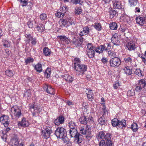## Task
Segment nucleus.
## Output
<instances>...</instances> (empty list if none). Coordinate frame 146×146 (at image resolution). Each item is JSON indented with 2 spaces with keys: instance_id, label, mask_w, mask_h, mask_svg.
Wrapping results in <instances>:
<instances>
[{
  "instance_id": "obj_21",
  "label": "nucleus",
  "mask_w": 146,
  "mask_h": 146,
  "mask_svg": "<svg viewBox=\"0 0 146 146\" xmlns=\"http://www.w3.org/2000/svg\"><path fill=\"white\" fill-rule=\"evenodd\" d=\"M132 56L130 55H127L124 59L125 62L127 63L131 64L132 62Z\"/></svg>"
},
{
  "instance_id": "obj_9",
  "label": "nucleus",
  "mask_w": 146,
  "mask_h": 146,
  "mask_svg": "<svg viewBox=\"0 0 146 146\" xmlns=\"http://www.w3.org/2000/svg\"><path fill=\"white\" fill-rule=\"evenodd\" d=\"M113 8L118 9H122L124 7L119 0H113L112 1Z\"/></svg>"
},
{
  "instance_id": "obj_18",
  "label": "nucleus",
  "mask_w": 146,
  "mask_h": 146,
  "mask_svg": "<svg viewBox=\"0 0 146 146\" xmlns=\"http://www.w3.org/2000/svg\"><path fill=\"white\" fill-rule=\"evenodd\" d=\"M62 77L69 83H72L74 80V78L68 74L63 75Z\"/></svg>"
},
{
  "instance_id": "obj_64",
  "label": "nucleus",
  "mask_w": 146,
  "mask_h": 146,
  "mask_svg": "<svg viewBox=\"0 0 146 146\" xmlns=\"http://www.w3.org/2000/svg\"><path fill=\"white\" fill-rule=\"evenodd\" d=\"M100 48H99V46L97 47L96 48H95V49H94V50H95L96 52L99 53V54L101 53L100 52Z\"/></svg>"
},
{
  "instance_id": "obj_38",
  "label": "nucleus",
  "mask_w": 146,
  "mask_h": 146,
  "mask_svg": "<svg viewBox=\"0 0 146 146\" xmlns=\"http://www.w3.org/2000/svg\"><path fill=\"white\" fill-rule=\"evenodd\" d=\"M83 36L87 35L89 33V28L88 27H85L83 28Z\"/></svg>"
},
{
  "instance_id": "obj_59",
  "label": "nucleus",
  "mask_w": 146,
  "mask_h": 146,
  "mask_svg": "<svg viewBox=\"0 0 146 146\" xmlns=\"http://www.w3.org/2000/svg\"><path fill=\"white\" fill-rule=\"evenodd\" d=\"M126 29L125 27L124 26H121L119 29V30L121 32H124L126 30Z\"/></svg>"
},
{
  "instance_id": "obj_46",
  "label": "nucleus",
  "mask_w": 146,
  "mask_h": 146,
  "mask_svg": "<svg viewBox=\"0 0 146 146\" xmlns=\"http://www.w3.org/2000/svg\"><path fill=\"white\" fill-rule=\"evenodd\" d=\"M31 92L30 90H28L26 91L24 94V96L29 97H30L31 95Z\"/></svg>"
},
{
  "instance_id": "obj_39",
  "label": "nucleus",
  "mask_w": 146,
  "mask_h": 146,
  "mask_svg": "<svg viewBox=\"0 0 146 146\" xmlns=\"http://www.w3.org/2000/svg\"><path fill=\"white\" fill-rule=\"evenodd\" d=\"M12 141L13 145L15 146H17L19 143V142L18 141V138L16 136L13 138Z\"/></svg>"
},
{
  "instance_id": "obj_58",
  "label": "nucleus",
  "mask_w": 146,
  "mask_h": 146,
  "mask_svg": "<svg viewBox=\"0 0 146 146\" xmlns=\"http://www.w3.org/2000/svg\"><path fill=\"white\" fill-rule=\"evenodd\" d=\"M101 61L104 64H105L108 62V59L106 58L103 57L101 59Z\"/></svg>"
},
{
  "instance_id": "obj_2",
  "label": "nucleus",
  "mask_w": 146,
  "mask_h": 146,
  "mask_svg": "<svg viewBox=\"0 0 146 146\" xmlns=\"http://www.w3.org/2000/svg\"><path fill=\"white\" fill-rule=\"evenodd\" d=\"M55 134L57 138L62 139L64 143H68L69 139L67 137L66 130L62 127H58L55 130Z\"/></svg>"
},
{
  "instance_id": "obj_53",
  "label": "nucleus",
  "mask_w": 146,
  "mask_h": 146,
  "mask_svg": "<svg viewBox=\"0 0 146 146\" xmlns=\"http://www.w3.org/2000/svg\"><path fill=\"white\" fill-rule=\"evenodd\" d=\"M76 11H75V13H76L77 14H80L82 12V10L81 7H77L76 9Z\"/></svg>"
},
{
  "instance_id": "obj_5",
  "label": "nucleus",
  "mask_w": 146,
  "mask_h": 146,
  "mask_svg": "<svg viewBox=\"0 0 146 146\" xmlns=\"http://www.w3.org/2000/svg\"><path fill=\"white\" fill-rule=\"evenodd\" d=\"M11 117L13 119L15 117V118L17 119L19 118L22 115L21 110L16 106L12 107L11 108Z\"/></svg>"
},
{
  "instance_id": "obj_35",
  "label": "nucleus",
  "mask_w": 146,
  "mask_h": 146,
  "mask_svg": "<svg viewBox=\"0 0 146 146\" xmlns=\"http://www.w3.org/2000/svg\"><path fill=\"white\" fill-rule=\"evenodd\" d=\"M135 74L138 75L139 76H143L144 74L142 72L140 69H136L135 71Z\"/></svg>"
},
{
  "instance_id": "obj_60",
  "label": "nucleus",
  "mask_w": 146,
  "mask_h": 146,
  "mask_svg": "<svg viewBox=\"0 0 146 146\" xmlns=\"http://www.w3.org/2000/svg\"><path fill=\"white\" fill-rule=\"evenodd\" d=\"M21 3H22L23 4L22 5V6H26L27 4V1L25 0H20Z\"/></svg>"
},
{
  "instance_id": "obj_42",
  "label": "nucleus",
  "mask_w": 146,
  "mask_h": 146,
  "mask_svg": "<svg viewBox=\"0 0 146 146\" xmlns=\"http://www.w3.org/2000/svg\"><path fill=\"white\" fill-rule=\"evenodd\" d=\"M5 74L8 76L11 77L13 75V74L11 71L7 70L5 71Z\"/></svg>"
},
{
  "instance_id": "obj_33",
  "label": "nucleus",
  "mask_w": 146,
  "mask_h": 146,
  "mask_svg": "<svg viewBox=\"0 0 146 146\" xmlns=\"http://www.w3.org/2000/svg\"><path fill=\"white\" fill-rule=\"evenodd\" d=\"M85 48L87 50H89L92 49H95V47L93 46L92 44L91 43H88L85 46Z\"/></svg>"
},
{
  "instance_id": "obj_34",
  "label": "nucleus",
  "mask_w": 146,
  "mask_h": 146,
  "mask_svg": "<svg viewBox=\"0 0 146 146\" xmlns=\"http://www.w3.org/2000/svg\"><path fill=\"white\" fill-rule=\"evenodd\" d=\"M51 51L48 47H45L43 49L44 54L46 56H49L50 54Z\"/></svg>"
},
{
  "instance_id": "obj_57",
  "label": "nucleus",
  "mask_w": 146,
  "mask_h": 146,
  "mask_svg": "<svg viewBox=\"0 0 146 146\" xmlns=\"http://www.w3.org/2000/svg\"><path fill=\"white\" fill-rule=\"evenodd\" d=\"M143 88H142L138 84V85L135 88V90L137 92H140Z\"/></svg>"
},
{
  "instance_id": "obj_15",
  "label": "nucleus",
  "mask_w": 146,
  "mask_h": 146,
  "mask_svg": "<svg viewBox=\"0 0 146 146\" xmlns=\"http://www.w3.org/2000/svg\"><path fill=\"white\" fill-rule=\"evenodd\" d=\"M64 118L62 115H60L54 121L55 124L57 125L63 123L64 122Z\"/></svg>"
},
{
  "instance_id": "obj_32",
  "label": "nucleus",
  "mask_w": 146,
  "mask_h": 146,
  "mask_svg": "<svg viewBox=\"0 0 146 146\" xmlns=\"http://www.w3.org/2000/svg\"><path fill=\"white\" fill-rule=\"evenodd\" d=\"M110 28L111 30H116L117 29V25L115 22H112L109 24Z\"/></svg>"
},
{
  "instance_id": "obj_20",
  "label": "nucleus",
  "mask_w": 146,
  "mask_h": 146,
  "mask_svg": "<svg viewBox=\"0 0 146 146\" xmlns=\"http://www.w3.org/2000/svg\"><path fill=\"white\" fill-rule=\"evenodd\" d=\"M59 23L61 27H67L68 26H69L68 24L67 20L65 19H60L59 21Z\"/></svg>"
},
{
  "instance_id": "obj_13",
  "label": "nucleus",
  "mask_w": 146,
  "mask_h": 146,
  "mask_svg": "<svg viewBox=\"0 0 146 146\" xmlns=\"http://www.w3.org/2000/svg\"><path fill=\"white\" fill-rule=\"evenodd\" d=\"M52 132V130L51 128H46L42 131V135L44 136V138L46 139L48 138L50 136L51 133Z\"/></svg>"
},
{
  "instance_id": "obj_16",
  "label": "nucleus",
  "mask_w": 146,
  "mask_h": 146,
  "mask_svg": "<svg viewBox=\"0 0 146 146\" xmlns=\"http://www.w3.org/2000/svg\"><path fill=\"white\" fill-rule=\"evenodd\" d=\"M88 100L92 102L94 99L92 91L89 89H87L86 91Z\"/></svg>"
},
{
  "instance_id": "obj_49",
  "label": "nucleus",
  "mask_w": 146,
  "mask_h": 146,
  "mask_svg": "<svg viewBox=\"0 0 146 146\" xmlns=\"http://www.w3.org/2000/svg\"><path fill=\"white\" fill-rule=\"evenodd\" d=\"M137 2V0H129V2L131 6H134L136 5Z\"/></svg>"
},
{
  "instance_id": "obj_48",
  "label": "nucleus",
  "mask_w": 146,
  "mask_h": 146,
  "mask_svg": "<svg viewBox=\"0 0 146 146\" xmlns=\"http://www.w3.org/2000/svg\"><path fill=\"white\" fill-rule=\"evenodd\" d=\"M47 15L45 13H42L40 16V19L42 20H44L46 19Z\"/></svg>"
},
{
  "instance_id": "obj_1",
  "label": "nucleus",
  "mask_w": 146,
  "mask_h": 146,
  "mask_svg": "<svg viewBox=\"0 0 146 146\" xmlns=\"http://www.w3.org/2000/svg\"><path fill=\"white\" fill-rule=\"evenodd\" d=\"M97 137L99 141L101 139L105 141L106 146H112L113 143L111 140V137L110 133L101 131L97 134Z\"/></svg>"
},
{
  "instance_id": "obj_23",
  "label": "nucleus",
  "mask_w": 146,
  "mask_h": 146,
  "mask_svg": "<svg viewBox=\"0 0 146 146\" xmlns=\"http://www.w3.org/2000/svg\"><path fill=\"white\" fill-rule=\"evenodd\" d=\"M138 84L143 88H144L146 87V81L144 79L140 80L138 81Z\"/></svg>"
},
{
  "instance_id": "obj_6",
  "label": "nucleus",
  "mask_w": 146,
  "mask_h": 146,
  "mask_svg": "<svg viewBox=\"0 0 146 146\" xmlns=\"http://www.w3.org/2000/svg\"><path fill=\"white\" fill-rule=\"evenodd\" d=\"M121 60L117 57L111 58L110 60L109 64L111 67H118L121 64Z\"/></svg>"
},
{
  "instance_id": "obj_3",
  "label": "nucleus",
  "mask_w": 146,
  "mask_h": 146,
  "mask_svg": "<svg viewBox=\"0 0 146 146\" xmlns=\"http://www.w3.org/2000/svg\"><path fill=\"white\" fill-rule=\"evenodd\" d=\"M69 133L71 137L75 138L74 141L80 145L82 142V136L78 132L76 129H70Z\"/></svg>"
},
{
  "instance_id": "obj_7",
  "label": "nucleus",
  "mask_w": 146,
  "mask_h": 146,
  "mask_svg": "<svg viewBox=\"0 0 146 146\" xmlns=\"http://www.w3.org/2000/svg\"><path fill=\"white\" fill-rule=\"evenodd\" d=\"M84 120L85 121H84L83 124L84 125V126H83V135H88L90 133L89 129L90 127L86 125L87 121L86 117H84Z\"/></svg>"
},
{
  "instance_id": "obj_54",
  "label": "nucleus",
  "mask_w": 146,
  "mask_h": 146,
  "mask_svg": "<svg viewBox=\"0 0 146 146\" xmlns=\"http://www.w3.org/2000/svg\"><path fill=\"white\" fill-rule=\"evenodd\" d=\"M100 141L99 143V146H106V141L102 139L100 140Z\"/></svg>"
},
{
  "instance_id": "obj_62",
  "label": "nucleus",
  "mask_w": 146,
  "mask_h": 146,
  "mask_svg": "<svg viewBox=\"0 0 146 146\" xmlns=\"http://www.w3.org/2000/svg\"><path fill=\"white\" fill-rule=\"evenodd\" d=\"M120 84L118 82H117L113 84V87L115 89L117 88L119 86Z\"/></svg>"
},
{
  "instance_id": "obj_10",
  "label": "nucleus",
  "mask_w": 146,
  "mask_h": 146,
  "mask_svg": "<svg viewBox=\"0 0 146 146\" xmlns=\"http://www.w3.org/2000/svg\"><path fill=\"white\" fill-rule=\"evenodd\" d=\"M126 47L129 51L135 50L136 48L135 42L131 40L126 44Z\"/></svg>"
},
{
  "instance_id": "obj_25",
  "label": "nucleus",
  "mask_w": 146,
  "mask_h": 146,
  "mask_svg": "<svg viewBox=\"0 0 146 146\" xmlns=\"http://www.w3.org/2000/svg\"><path fill=\"white\" fill-rule=\"evenodd\" d=\"M118 123V126L120 128H123L126 127V121L124 119H123L121 121L119 120Z\"/></svg>"
},
{
  "instance_id": "obj_30",
  "label": "nucleus",
  "mask_w": 146,
  "mask_h": 146,
  "mask_svg": "<svg viewBox=\"0 0 146 146\" xmlns=\"http://www.w3.org/2000/svg\"><path fill=\"white\" fill-rule=\"evenodd\" d=\"M94 27L98 31H101L102 29V27L101 24L98 23H95Z\"/></svg>"
},
{
  "instance_id": "obj_47",
  "label": "nucleus",
  "mask_w": 146,
  "mask_h": 146,
  "mask_svg": "<svg viewBox=\"0 0 146 146\" xmlns=\"http://www.w3.org/2000/svg\"><path fill=\"white\" fill-rule=\"evenodd\" d=\"M25 62L27 64L32 62L33 61V58L30 57H28L27 59H25Z\"/></svg>"
},
{
  "instance_id": "obj_11",
  "label": "nucleus",
  "mask_w": 146,
  "mask_h": 146,
  "mask_svg": "<svg viewBox=\"0 0 146 146\" xmlns=\"http://www.w3.org/2000/svg\"><path fill=\"white\" fill-rule=\"evenodd\" d=\"M146 18L143 16H138L136 18L137 23L140 25L143 26L146 23Z\"/></svg>"
},
{
  "instance_id": "obj_36",
  "label": "nucleus",
  "mask_w": 146,
  "mask_h": 146,
  "mask_svg": "<svg viewBox=\"0 0 146 146\" xmlns=\"http://www.w3.org/2000/svg\"><path fill=\"white\" fill-rule=\"evenodd\" d=\"M119 120L117 118H115L111 120L112 125L113 127L118 126Z\"/></svg>"
},
{
  "instance_id": "obj_14",
  "label": "nucleus",
  "mask_w": 146,
  "mask_h": 146,
  "mask_svg": "<svg viewBox=\"0 0 146 146\" xmlns=\"http://www.w3.org/2000/svg\"><path fill=\"white\" fill-rule=\"evenodd\" d=\"M18 125L19 126L25 127L29 126V123L28 121L26 120V119L23 117L21 121L19 122Z\"/></svg>"
},
{
  "instance_id": "obj_43",
  "label": "nucleus",
  "mask_w": 146,
  "mask_h": 146,
  "mask_svg": "<svg viewBox=\"0 0 146 146\" xmlns=\"http://www.w3.org/2000/svg\"><path fill=\"white\" fill-rule=\"evenodd\" d=\"M64 15L61 11L58 12L55 14V16L58 18H62L64 17Z\"/></svg>"
},
{
  "instance_id": "obj_37",
  "label": "nucleus",
  "mask_w": 146,
  "mask_h": 146,
  "mask_svg": "<svg viewBox=\"0 0 146 146\" xmlns=\"http://www.w3.org/2000/svg\"><path fill=\"white\" fill-rule=\"evenodd\" d=\"M68 126L70 128V129H76L75 123L73 121H71L68 124Z\"/></svg>"
},
{
  "instance_id": "obj_55",
  "label": "nucleus",
  "mask_w": 146,
  "mask_h": 146,
  "mask_svg": "<svg viewBox=\"0 0 146 146\" xmlns=\"http://www.w3.org/2000/svg\"><path fill=\"white\" fill-rule=\"evenodd\" d=\"M44 27L43 26H37L36 27L37 30L40 32H42L44 30Z\"/></svg>"
},
{
  "instance_id": "obj_44",
  "label": "nucleus",
  "mask_w": 146,
  "mask_h": 146,
  "mask_svg": "<svg viewBox=\"0 0 146 146\" xmlns=\"http://www.w3.org/2000/svg\"><path fill=\"white\" fill-rule=\"evenodd\" d=\"M68 10V8L66 6H63L62 7H60V11L63 13L64 15L66 12Z\"/></svg>"
},
{
  "instance_id": "obj_45",
  "label": "nucleus",
  "mask_w": 146,
  "mask_h": 146,
  "mask_svg": "<svg viewBox=\"0 0 146 146\" xmlns=\"http://www.w3.org/2000/svg\"><path fill=\"white\" fill-rule=\"evenodd\" d=\"M25 36L27 39V41L28 42V43L33 38L30 34H26L25 35Z\"/></svg>"
},
{
  "instance_id": "obj_56",
  "label": "nucleus",
  "mask_w": 146,
  "mask_h": 146,
  "mask_svg": "<svg viewBox=\"0 0 146 146\" xmlns=\"http://www.w3.org/2000/svg\"><path fill=\"white\" fill-rule=\"evenodd\" d=\"M68 23H69L71 25H74V21L70 17L68 18Z\"/></svg>"
},
{
  "instance_id": "obj_29",
  "label": "nucleus",
  "mask_w": 146,
  "mask_h": 146,
  "mask_svg": "<svg viewBox=\"0 0 146 146\" xmlns=\"http://www.w3.org/2000/svg\"><path fill=\"white\" fill-rule=\"evenodd\" d=\"M44 76L47 78L49 77L51 73V69L49 68H47L44 72Z\"/></svg>"
},
{
  "instance_id": "obj_17",
  "label": "nucleus",
  "mask_w": 146,
  "mask_h": 146,
  "mask_svg": "<svg viewBox=\"0 0 146 146\" xmlns=\"http://www.w3.org/2000/svg\"><path fill=\"white\" fill-rule=\"evenodd\" d=\"M58 37L61 42V43L65 42L67 44H68L70 42V39L64 35L60 36Z\"/></svg>"
},
{
  "instance_id": "obj_31",
  "label": "nucleus",
  "mask_w": 146,
  "mask_h": 146,
  "mask_svg": "<svg viewBox=\"0 0 146 146\" xmlns=\"http://www.w3.org/2000/svg\"><path fill=\"white\" fill-rule=\"evenodd\" d=\"M108 56L111 58L116 57V53L113 50H110L108 51Z\"/></svg>"
},
{
  "instance_id": "obj_27",
  "label": "nucleus",
  "mask_w": 146,
  "mask_h": 146,
  "mask_svg": "<svg viewBox=\"0 0 146 146\" xmlns=\"http://www.w3.org/2000/svg\"><path fill=\"white\" fill-rule=\"evenodd\" d=\"M35 69L36 70L37 72L40 73L42 71V65L40 64H37L34 67Z\"/></svg>"
},
{
  "instance_id": "obj_52",
  "label": "nucleus",
  "mask_w": 146,
  "mask_h": 146,
  "mask_svg": "<svg viewBox=\"0 0 146 146\" xmlns=\"http://www.w3.org/2000/svg\"><path fill=\"white\" fill-rule=\"evenodd\" d=\"M127 93L128 95H129V96H133L135 95L134 91V90L128 91Z\"/></svg>"
},
{
  "instance_id": "obj_12",
  "label": "nucleus",
  "mask_w": 146,
  "mask_h": 146,
  "mask_svg": "<svg viewBox=\"0 0 146 146\" xmlns=\"http://www.w3.org/2000/svg\"><path fill=\"white\" fill-rule=\"evenodd\" d=\"M111 42L113 43L114 45H118L120 43V40L117 34H115L113 35L111 38Z\"/></svg>"
},
{
  "instance_id": "obj_51",
  "label": "nucleus",
  "mask_w": 146,
  "mask_h": 146,
  "mask_svg": "<svg viewBox=\"0 0 146 146\" xmlns=\"http://www.w3.org/2000/svg\"><path fill=\"white\" fill-rule=\"evenodd\" d=\"M3 46L5 47H8L10 46V42L7 40H5L4 42Z\"/></svg>"
},
{
  "instance_id": "obj_28",
  "label": "nucleus",
  "mask_w": 146,
  "mask_h": 146,
  "mask_svg": "<svg viewBox=\"0 0 146 146\" xmlns=\"http://www.w3.org/2000/svg\"><path fill=\"white\" fill-rule=\"evenodd\" d=\"M81 39L80 38L75 40L74 39L73 40V43L76 46H81L82 44V42L81 41Z\"/></svg>"
},
{
  "instance_id": "obj_19",
  "label": "nucleus",
  "mask_w": 146,
  "mask_h": 146,
  "mask_svg": "<svg viewBox=\"0 0 146 146\" xmlns=\"http://www.w3.org/2000/svg\"><path fill=\"white\" fill-rule=\"evenodd\" d=\"M104 114H103L102 116L99 118L98 117V123L101 125H105L106 124V119L104 116Z\"/></svg>"
},
{
  "instance_id": "obj_8",
  "label": "nucleus",
  "mask_w": 146,
  "mask_h": 146,
  "mask_svg": "<svg viewBox=\"0 0 146 146\" xmlns=\"http://www.w3.org/2000/svg\"><path fill=\"white\" fill-rule=\"evenodd\" d=\"M0 122L3 123L5 127H7L9 123V117L7 115H3L0 117Z\"/></svg>"
},
{
  "instance_id": "obj_63",
  "label": "nucleus",
  "mask_w": 146,
  "mask_h": 146,
  "mask_svg": "<svg viewBox=\"0 0 146 146\" xmlns=\"http://www.w3.org/2000/svg\"><path fill=\"white\" fill-rule=\"evenodd\" d=\"M27 24L29 27L30 28H32L33 26V24L30 21H29L27 23Z\"/></svg>"
},
{
  "instance_id": "obj_40",
  "label": "nucleus",
  "mask_w": 146,
  "mask_h": 146,
  "mask_svg": "<svg viewBox=\"0 0 146 146\" xmlns=\"http://www.w3.org/2000/svg\"><path fill=\"white\" fill-rule=\"evenodd\" d=\"M131 128L133 131L135 132L137 130V125L136 123H133L131 125Z\"/></svg>"
},
{
  "instance_id": "obj_4",
  "label": "nucleus",
  "mask_w": 146,
  "mask_h": 146,
  "mask_svg": "<svg viewBox=\"0 0 146 146\" xmlns=\"http://www.w3.org/2000/svg\"><path fill=\"white\" fill-rule=\"evenodd\" d=\"M74 61V68L76 70V74L79 75L82 73V65L81 62L79 58H75Z\"/></svg>"
},
{
  "instance_id": "obj_50",
  "label": "nucleus",
  "mask_w": 146,
  "mask_h": 146,
  "mask_svg": "<svg viewBox=\"0 0 146 146\" xmlns=\"http://www.w3.org/2000/svg\"><path fill=\"white\" fill-rule=\"evenodd\" d=\"M99 48L100 49V52L101 53L104 50H107V48L104 45H101L99 46Z\"/></svg>"
},
{
  "instance_id": "obj_22",
  "label": "nucleus",
  "mask_w": 146,
  "mask_h": 146,
  "mask_svg": "<svg viewBox=\"0 0 146 146\" xmlns=\"http://www.w3.org/2000/svg\"><path fill=\"white\" fill-rule=\"evenodd\" d=\"M125 73L127 74L131 75L132 73V70L130 67L126 66L123 68Z\"/></svg>"
},
{
  "instance_id": "obj_26",
  "label": "nucleus",
  "mask_w": 146,
  "mask_h": 146,
  "mask_svg": "<svg viewBox=\"0 0 146 146\" xmlns=\"http://www.w3.org/2000/svg\"><path fill=\"white\" fill-rule=\"evenodd\" d=\"M87 54L89 58H91L94 57L95 55L94 49L87 50Z\"/></svg>"
},
{
  "instance_id": "obj_61",
  "label": "nucleus",
  "mask_w": 146,
  "mask_h": 146,
  "mask_svg": "<svg viewBox=\"0 0 146 146\" xmlns=\"http://www.w3.org/2000/svg\"><path fill=\"white\" fill-rule=\"evenodd\" d=\"M31 43L32 44L35 45L36 43V39L35 38H33L31 40Z\"/></svg>"
},
{
  "instance_id": "obj_41",
  "label": "nucleus",
  "mask_w": 146,
  "mask_h": 146,
  "mask_svg": "<svg viewBox=\"0 0 146 146\" xmlns=\"http://www.w3.org/2000/svg\"><path fill=\"white\" fill-rule=\"evenodd\" d=\"M46 92L48 93L51 94H54V90L50 86L48 87Z\"/></svg>"
},
{
  "instance_id": "obj_24",
  "label": "nucleus",
  "mask_w": 146,
  "mask_h": 146,
  "mask_svg": "<svg viewBox=\"0 0 146 146\" xmlns=\"http://www.w3.org/2000/svg\"><path fill=\"white\" fill-rule=\"evenodd\" d=\"M110 18L112 19L118 15V12L115 10H112L109 11Z\"/></svg>"
}]
</instances>
